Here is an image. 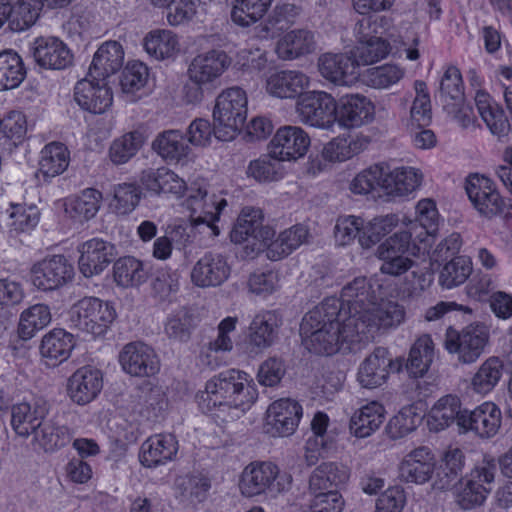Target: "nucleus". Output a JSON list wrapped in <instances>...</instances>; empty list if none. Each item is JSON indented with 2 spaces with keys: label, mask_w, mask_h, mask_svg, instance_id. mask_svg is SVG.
Here are the masks:
<instances>
[{
  "label": "nucleus",
  "mask_w": 512,
  "mask_h": 512,
  "mask_svg": "<svg viewBox=\"0 0 512 512\" xmlns=\"http://www.w3.org/2000/svg\"><path fill=\"white\" fill-rule=\"evenodd\" d=\"M349 322L346 312H341V304L335 297L325 298L310 310L300 325V335L304 346L316 354L331 355L340 349H359L358 342L346 337Z\"/></svg>",
  "instance_id": "1"
},
{
  "label": "nucleus",
  "mask_w": 512,
  "mask_h": 512,
  "mask_svg": "<svg viewBox=\"0 0 512 512\" xmlns=\"http://www.w3.org/2000/svg\"><path fill=\"white\" fill-rule=\"evenodd\" d=\"M258 397L253 379L244 371L229 369L206 382L198 394L199 405L208 412L218 411L240 417Z\"/></svg>",
  "instance_id": "2"
},
{
  "label": "nucleus",
  "mask_w": 512,
  "mask_h": 512,
  "mask_svg": "<svg viewBox=\"0 0 512 512\" xmlns=\"http://www.w3.org/2000/svg\"><path fill=\"white\" fill-rule=\"evenodd\" d=\"M346 330L352 342L366 344L372 340L379 331H388L397 328L405 320V309L394 301L376 300L371 308H366L361 315L348 317Z\"/></svg>",
  "instance_id": "3"
},
{
  "label": "nucleus",
  "mask_w": 512,
  "mask_h": 512,
  "mask_svg": "<svg viewBox=\"0 0 512 512\" xmlns=\"http://www.w3.org/2000/svg\"><path fill=\"white\" fill-rule=\"evenodd\" d=\"M416 231L417 223H411L410 228L403 226L378 245L375 255L382 262V273L399 276L413 266L412 258L421 253L423 244L419 241L421 235L414 234Z\"/></svg>",
  "instance_id": "4"
},
{
  "label": "nucleus",
  "mask_w": 512,
  "mask_h": 512,
  "mask_svg": "<svg viewBox=\"0 0 512 512\" xmlns=\"http://www.w3.org/2000/svg\"><path fill=\"white\" fill-rule=\"evenodd\" d=\"M292 481V475L281 471L275 463L253 461L242 470L238 487L245 498H276L290 490Z\"/></svg>",
  "instance_id": "5"
},
{
  "label": "nucleus",
  "mask_w": 512,
  "mask_h": 512,
  "mask_svg": "<svg viewBox=\"0 0 512 512\" xmlns=\"http://www.w3.org/2000/svg\"><path fill=\"white\" fill-rule=\"evenodd\" d=\"M247 105L245 90L237 86L227 88L217 96L213 109L217 139L229 141L235 138L246 121Z\"/></svg>",
  "instance_id": "6"
},
{
  "label": "nucleus",
  "mask_w": 512,
  "mask_h": 512,
  "mask_svg": "<svg viewBox=\"0 0 512 512\" xmlns=\"http://www.w3.org/2000/svg\"><path fill=\"white\" fill-rule=\"evenodd\" d=\"M115 317L114 307L96 297H84L68 311L70 328L93 336L104 335Z\"/></svg>",
  "instance_id": "7"
},
{
  "label": "nucleus",
  "mask_w": 512,
  "mask_h": 512,
  "mask_svg": "<svg viewBox=\"0 0 512 512\" xmlns=\"http://www.w3.org/2000/svg\"><path fill=\"white\" fill-rule=\"evenodd\" d=\"M496 469V461L489 455L476 463L462 480L456 494V502L462 509L471 510L485 502L491 491L490 484L494 481Z\"/></svg>",
  "instance_id": "8"
},
{
  "label": "nucleus",
  "mask_w": 512,
  "mask_h": 512,
  "mask_svg": "<svg viewBox=\"0 0 512 512\" xmlns=\"http://www.w3.org/2000/svg\"><path fill=\"white\" fill-rule=\"evenodd\" d=\"M489 329L481 323L469 324L461 331L449 327L446 330L444 346L451 354H456L459 362H476L489 341Z\"/></svg>",
  "instance_id": "9"
},
{
  "label": "nucleus",
  "mask_w": 512,
  "mask_h": 512,
  "mask_svg": "<svg viewBox=\"0 0 512 512\" xmlns=\"http://www.w3.org/2000/svg\"><path fill=\"white\" fill-rule=\"evenodd\" d=\"M337 100L325 91L305 92L296 102L300 120L312 127L332 130L336 124Z\"/></svg>",
  "instance_id": "10"
},
{
  "label": "nucleus",
  "mask_w": 512,
  "mask_h": 512,
  "mask_svg": "<svg viewBox=\"0 0 512 512\" xmlns=\"http://www.w3.org/2000/svg\"><path fill=\"white\" fill-rule=\"evenodd\" d=\"M382 296V286L376 278L356 277L347 283L336 298L341 304V312L347 317L361 315L366 308H371Z\"/></svg>",
  "instance_id": "11"
},
{
  "label": "nucleus",
  "mask_w": 512,
  "mask_h": 512,
  "mask_svg": "<svg viewBox=\"0 0 512 512\" xmlns=\"http://www.w3.org/2000/svg\"><path fill=\"white\" fill-rule=\"evenodd\" d=\"M74 277V267L64 255H52L35 263L31 268V281L43 291L56 290Z\"/></svg>",
  "instance_id": "12"
},
{
  "label": "nucleus",
  "mask_w": 512,
  "mask_h": 512,
  "mask_svg": "<svg viewBox=\"0 0 512 512\" xmlns=\"http://www.w3.org/2000/svg\"><path fill=\"white\" fill-rule=\"evenodd\" d=\"M262 211L253 207H245L238 216L231 232L235 243L249 242L253 251L264 250L265 244L273 237L275 231L268 226H262Z\"/></svg>",
  "instance_id": "13"
},
{
  "label": "nucleus",
  "mask_w": 512,
  "mask_h": 512,
  "mask_svg": "<svg viewBox=\"0 0 512 512\" xmlns=\"http://www.w3.org/2000/svg\"><path fill=\"white\" fill-rule=\"evenodd\" d=\"M402 360H393L385 347H376L359 365L357 381L361 387L375 389L384 385L390 375V369L400 371Z\"/></svg>",
  "instance_id": "14"
},
{
  "label": "nucleus",
  "mask_w": 512,
  "mask_h": 512,
  "mask_svg": "<svg viewBox=\"0 0 512 512\" xmlns=\"http://www.w3.org/2000/svg\"><path fill=\"white\" fill-rule=\"evenodd\" d=\"M465 189L473 207L482 216L490 219L504 212L505 201L488 177L470 175L466 180Z\"/></svg>",
  "instance_id": "15"
},
{
  "label": "nucleus",
  "mask_w": 512,
  "mask_h": 512,
  "mask_svg": "<svg viewBox=\"0 0 512 512\" xmlns=\"http://www.w3.org/2000/svg\"><path fill=\"white\" fill-rule=\"evenodd\" d=\"M310 146V137L299 126L286 125L277 129L269 143L270 156L282 161L302 158Z\"/></svg>",
  "instance_id": "16"
},
{
  "label": "nucleus",
  "mask_w": 512,
  "mask_h": 512,
  "mask_svg": "<svg viewBox=\"0 0 512 512\" xmlns=\"http://www.w3.org/2000/svg\"><path fill=\"white\" fill-rule=\"evenodd\" d=\"M104 385L103 373L92 365L76 369L67 380V394L77 405H86L94 401Z\"/></svg>",
  "instance_id": "17"
},
{
  "label": "nucleus",
  "mask_w": 512,
  "mask_h": 512,
  "mask_svg": "<svg viewBox=\"0 0 512 512\" xmlns=\"http://www.w3.org/2000/svg\"><path fill=\"white\" fill-rule=\"evenodd\" d=\"M310 84V77L303 71L283 69L269 73L265 78L264 88L273 98L298 100Z\"/></svg>",
  "instance_id": "18"
},
{
  "label": "nucleus",
  "mask_w": 512,
  "mask_h": 512,
  "mask_svg": "<svg viewBox=\"0 0 512 512\" xmlns=\"http://www.w3.org/2000/svg\"><path fill=\"white\" fill-rule=\"evenodd\" d=\"M119 363L124 372L134 377H150L160 369L154 349L143 342L126 344L119 354Z\"/></svg>",
  "instance_id": "19"
},
{
  "label": "nucleus",
  "mask_w": 512,
  "mask_h": 512,
  "mask_svg": "<svg viewBox=\"0 0 512 512\" xmlns=\"http://www.w3.org/2000/svg\"><path fill=\"white\" fill-rule=\"evenodd\" d=\"M502 423L500 408L491 401H486L473 410H463L459 418V427L471 431L480 438L494 437Z\"/></svg>",
  "instance_id": "20"
},
{
  "label": "nucleus",
  "mask_w": 512,
  "mask_h": 512,
  "mask_svg": "<svg viewBox=\"0 0 512 512\" xmlns=\"http://www.w3.org/2000/svg\"><path fill=\"white\" fill-rule=\"evenodd\" d=\"M336 103V124L341 128H360L374 120L375 106L362 94L344 95Z\"/></svg>",
  "instance_id": "21"
},
{
  "label": "nucleus",
  "mask_w": 512,
  "mask_h": 512,
  "mask_svg": "<svg viewBox=\"0 0 512 512\" xmlns=\"http://www.w3.org/2000/svg\"><path fill=\"white\" fill-rule=\"evenodd\" d=\"M302 414V406L296 400H276L269 405L266 412L267 431L274 436H289L298 427Z\"/></svg>",
  "instance_id": "22"
},
{
  "label": "nucleus",
  "mask_w": 512,
  "mask_h": 512,
  "mask_svg": "<svg viewBox=\"0 0 512 512\" xmlns=\"http://www.w3.org/2000/svg\"><path fill=\"white\" fill-rule=\"evenodd\" d=\"M74 99L83 110L102 114L111 107L113 94L105 80L93 79L87 75L76 83Z\"/></svg>",
  "instance_id": "23"
},
{
  "label": "nucleus",
  "mask_w": 512,
  "mask_h": 512,
  "mask_svg": "<svg viewBox=\"0 0 512 512\" xmlns=\"http://www.w3.org/2000/svg\"><path fill=\"white\" fill-rule=\"evenodd\" d=\"M231 266L225 255L206 252L193 266L191 281L201 288L218 287L230 276Z\"/></svg>",
  "instance_id": "24"
},
{
  "label": "nucleus",
  "mask_w": 512,
  "mask_h": 512,
  "mask_svg": "<svg viewBox=\"0 0 512 512\" xmlns=\"http://www.w3.org/2000/svg\"><path fill=\"white\" fill-rule=\"evenodd\" d=\"M32 54L40 67L49 70H64L72 65L74 59L67 44L53 36L36 38Z\"/></svg>",
  "instance_id": "25"
},
{
  "label": "nucleus",
  "mask_w": 512,
  "mask_h": 512,
  "mask_svg": "<svg viewBox=\"0 0 512 512\" xmlns=\"http://www.w3.org/2000/svg\"><path fill=\"white\" fill-rule=\"evenodd\" d=\"M317 66L320 75L335 85L349 86L358 77L357 63L346 53H324Z\"/></svg>",
  "instance_id": "26"
},
{
  "label": "nucleus",
  "mask_w": 512,
  "mask_h": 512,
  "mask_svg": "<svg viewBox=\"0 0 512 512\" xmlns=\"http://www.w3.org/2000/svg\"><path fill=\"white\" fill-rule=\"evenodd\" d=\"M435 470V458L432 451L425 446L407 453L399 464V477L407 483L424 484L428 482Z\"/></svg>",
  "instance_id": "27"
},
{
  "label": "nucleus",
  "mask_w": 512,
  "mask_h": 512,
  "mask_svg": "<svg viewBox=\"0 0 512 512\" xmlns=\"http://www.w3.org/2000/svg\"><path fill=\"white\" fill-rule=\"evenodd\" d=\"M228 66V57L224 52L211 50L192 59L187 69L188 79L208 86L213 84Z\"/></svg>",
  "instance_id": "28"
},
{
  "label": "nucleus",
  "mask_w": 512,
  "mask_h": 512,
  "mask_svg": "<svg viewBox=\"0 0 512 512\" xmlns=\"http://www.w3.org/2000/svg\"><path fill=\"white\" fill-rule=\"evenodd\" d=\"M139 182L149 192L161 195L170 194L180 198L188 190L184 179L167 167L146 168L139 175Z\"/></svg>",
  "instance_id": "29"
},
{
  "label": "nucleus",
  "mask_w": 512,
  "mask_h": 512,
  "mask_svg": "<svg viewBox=\"0 0 512 512\" xmlns=\"http://www.w3.org/2000/svg\"><path fill=\"white\" fill-rule=\"evenodd\" d=\"M177 451L178 441L172 434H155L142 443L139 459L143 466L154 468L173 460Z\"/></svg>",
  "instance_id": "30"
},
{
  "label": "nucleus",
  "mask_w": 512,
  "mask_h": 512,
  "mask_svg": "<svg viewBox=\"0 0 512 512\" xmlns=\"http://www.w3.org/2000/svg\"><path fill=\"white\" fill-rule=\"evenodd\" d=\"M78 265L85 277L100 274L111 262L112 246L99 238L90 239L78 248Z\"/></svg>",
  "instance_id": "31"
},
{
  "label": "nucleus",
  "mask_w": 512,
  "mask_h": 512,
  "mask_svg": "<svg viewBox=\"0 0 512 512\" xmlns=\"http://www.w3.org/2000/svg\"><path fill=\"white\" fill-rule=\"evenodd\" d=\"M124 63V50L117 41L104 42L95 52L88 75L93 79L105 80L117 73Z\"/></svg>",
  "instance_id": "32"
},
{
  "label": "nucleus",
  "mask_w": 512,
  "mask_h": 512,
  "mask_svg": "<svg viewBox=\"0 0 512 512\" xmlns=\"http://www.w3.org/2000/svg\"><path fill=\"white\" fill-rule=\"evenodd\" d=\"M47 413V405L42 400L18 403L11 409V426L17 435L27 438L41 425Z\"/></svg>",
  "instance_id": "33"
},
{
  "label": "nucleus",
  "mask_w": 512,
  "mask_h": 512,
  "mask_svg": "<svg viewBox=\"0 0 512 512\" xmlns=\"http://www.w3.org/2000/svg\"><path fill=\"white\" fill-rule=\"evenodd\" d=\"M316 50L315 35L308 29L286 32L276 44L275 52L284 61L295 60Z\"/></svg>",
  "instance_id": "34"
},
{
  "label": "nucleus",
  "mask_w": 512,
  "mask_h": 512,
  "mask_svg": "<svg viewBox=\"0 0 512 512\" xmlns=\"http://www.w3.org/2000/svg\"><path fill=\"white\" fill-rule=\"evenodd\" d=\"M385 418V408L378 401H371L355 410L349 421L350 433L356 438H367L376 432Z\"/></svg>",
  "instance_id": "35"
},
{
  "label": "nucleus",
  "mask_w": 512,
  "mask_h": 512,
  "mask_svg": "<svg viewBox=\"0 0 512 512\" xmlns=\"http://www.w3.org/2000/svg\"><path fill=\"white\" fill-rule=\"evenodd\" d=\"M74 348V337L64 329H53L42 338L40 345L41 356L46 364L56 366L70 357Z\"/></svg>",
  "instance_id": "36"
},
{
  "label": "nucleus",
  "mask_w": 512,
  "mask_h": 512,
  "mask_svg": "<svg viewBox=\"0 0 512 512\" xmlns=\"http://www.w3.org/2000/svg\"><path fill=\"white\" fill-rule=\"evenodd\" d=\"M348 472L334 462H324L316 467L309 477V490L315 496L321 493L338 491L340 485L348 480Z\"/></svg>",
  "instance_id": "37"
},
{
  "label": "nucleus",
  "mask_w": 512,
  "mask_h": 512,
  "mask_svg": "<svg viewBox=\"0 0 512 512\" xmlns=\"http://www.w3.org/2000/svg\"><path fill=\"white\" fill-rule=\"evenodd\" d=\"M422 174L413 167H397L389 171L385 167L383 192L388 196L402 197L415 191L421 184Z\"/></svg>",
  "instance_id": "38"
},
{
  "label": "nucleus",
  "mask_w": 512,
  "mask_h": 512,
  "mask_svg": "<svg viewBox=\"0 0 512 512\" xmlns=\"http://www.w3.org/2000/svg\"><path fill=\"white\" fill-rule=\"evenodd\" d=\"M281 324V318L275 311L259 312L249 326L250 343L261 349L270 347L278 337Z\"/></svg>",
  "instance_id": "39"
},
{
  "label": "nucleus",
  "mask_w": 512,
  "mask_h": 512,
  "mask_svg": "<svg viewBox=\"0 0 512 512\" xmlns=\"http://www.w3.org/2000/svg\"><path fill=\"white\" fill-rule=\"evenodd\" d=\"M308 230L303 225H294L281 232L277 238H272L265 244L266 256L272 261H278L306 242Z\"/></svg>",
  "instance_id": "40"
},
{
  "label": "nucleus",
  "mask_w": 512,
  "mask_h": 512,
  "mask_svg": "<svg viewBox=\"0 0 512 512\" xmlns=\"http://www.w3.org/2000/svg\"><path fill=\"white\" fill-rule=\"evenodd\" d=\"M211 488L210 479L201 472H190L178 476L174 482L176 496L192 504L203 502Z\"/></svg>",
  "instance_id": "41"
},
{
  "label": "nucleus",
  "mask_w": 512,
  "mask_h": 512,
  "mask_svg": "<svg viewBox=\"0 0 512 512\" xmlns=\"http://www.w3.org/2000/svg\"><path fill=\"white\" fill-rule=\"evenodd\" d=\"M152 149L167 162H179L190 152L185 135L179 130L159 133L152 142Z\"/></svg>",
  "instance_id": "42"
},
{
  "label": "nucleus",
  "mask_w": 512,
  "mask_h": 512,
  "mask_svg": "<svg viewBox=\"0 0 512 512\" xmlns=\"http://www.w3.org/2000/svg\"><path fill=\"white\" fill-rule=\"evenodd\" d=\"M400 224H402V218L395 213L375 216L367 222L363 220V230L359 244L361 247L369 249L399 227Z\"/></svg>",
  "instance_id": "43"
},
{
  "label": "nucleus",
  "mask_w": 512,
  "mask_h": 512,
  "mask_svg": "<svg viewBox=\"0 0 512 512\" xmlns=\"http://www.w3.org/2000/svg\"><path fill=\"white\" fill-rule=\"evenodd\" d=\"M113 277L118 286L133 288L146 282L148 272L141 260L133 256H125L114 263Z\"/></svg>",
  "instance_id": "44"
},
{
  "label": "nucleus",
  "mask_w": 512,
  "mask_h": 512,
  "mask_svg": "<svg viewBox=\"0 0 512 512\" xmlns=\"http://www.w3.org/2000/svg\"><path fill=\"white\" fill-rule=\"evenodd\" d=\"M435 356L434 343L430 335L419 336L410 348L406 368L413 377L424 376Z\"/></svg>",
  "instance_id": "45"
},
{
  "label": "nucleus",
  "mask_w": 512,
  "mask_h": 512,
  "mask_svg": "<svg viewBox=\"0 0 512 512\" xmlns=\"http://www.w3.org/2000/svg\"><path fill=\"white\" fill-rule=\"evenodd\" d=\"M145 51L156 60L169 59L179 52V40L171 30L158 29L149 32L144 38Z\"/></svg>",
  "instance_id": "46"
},
{
  "label": "nucleus",
  "mask_w": 512,
  "mask_h": 512,
  "mask_svg": "<svg viewBox=\"0 0 512 512\" xmlns=\"http://www.w3.org/2000/svg\"><path fill=\"white\" fill-rule=\"evenodd\" d=\"M102 193L94 188H87L77 197L66 203V214L79 222L87 221L98 213L102 203Z\"/></svg>",
  "instance_id": "47"
},
{
  "label": "nucleus",
  "mask_w": 512,
  "mask_h": 512,
  "mask_svg": "<svg viewBox=\"0 0 512 512\" xmlns=\"http://www.w3.org/2000/svg\"><path fill=\"white\" fill-rule=\"evenodd\" d=\"M69 162L70 153L67 147L60 142H51L41 151L39 171L44 177H56L67 169Z\"/></svg>",
  "instance_id": "48"
},
{
  "label": "nucleus",
  "mask_w": 512,
  "mask_h": 512,
  "mask_svg": "<svg viewBox=\"0 0 512 512\" xmlns=\"http://www.w3.org/2000/svg\"><path fill=\"white\" fill-rule=\"evenodd\" d=\"M416 217L414 220L407 217L402 218V225L410 228L411 223H417L415 235H421L420 242H425L437 229L439 214L436 204L431 199L420 200L415 207Z\"/></svg>",
  "instance_id": "49"
},
{
  "label": "nucleus",
  "mask_w": 512,
  "mask_h": 512,
  "mask_svg": "<svg viewBox=\"0 0 512 512\" xmlns=\"http://www.w3.org/2000/svg\"><path fill=\"white\" fill-rule=\"evenodd\" d=\"M26 77L20 55L13 50L0 52V91L17 88Z\"/></svg>",
  "instance_id": "50"
},
{
  "label": "nucleus",
  "mask_w": 512,
  "mask_h": 512,
  "mask_svg": "<svg viewBox=\"0 0 512 512\" xmlns=\"http://www.w3.org/2000/svg\"><path fill=\"white\" fill-rule=\"evenodd\" d=\"M461 415H463V410H461L460 399L455 395H445L431 408L429 424L435 430H443L454 421L459 425Z\"/></svg>",
  "instance_id": "51"
},
{
  "label": "nucleus",
  "mask_w": 512,
  "mask_h": 512,
  "mask_svg": "<svg viewBox=\"0 0 512 512\" xmlns=\"http://www.w3.org/2000/svg\"><path fill=\"white\" fill-rule=\"evenodd\" d=\"M33 435L34 443L45 452L64 447L72 438L68 427L56 425L52 420H43Z\"/></svg>",
  "instance_id": "52"
},
{
  "label": "nucleus",
  "mask_w": 512,
  "mask_h": 512,
  "mask_svg": "<svg viewBox=\"0 0 512 512\" xmlns=\"http://www.w3.org/2000/svg\"><path fill=\"white\" fill-rule=\"evenodd\" d=\"M52 315L50 308L45 304H35L25 309L21 315L18 325L19 337L29 340L35 334L51 323Z\"/></svg>",
  "instance_id": "53"
},
{
  "label": "nucleus",
  "mask_w": 512,
  "mask_h": 512,
  "mask_svg": "<svg viewBox=\"0 0 512 512\" xmlns=\"http://www.w3.org/2000/svg\"><path fill=\"white\" fill-rule=\"evenodd\" d=\"M503 362L495 356L486 359L478 368L471 380L474 392L488 394L499 383L503 375Z\"/></svg>",
  "instance_id": "54"
},
{
  "label": "nucleus",
  "mask_w": 512,
  "mask_h": 512,
  "mask_svg": "<svg viewBox=\"0 0 512 512\" xmlns=\"http://www.w3.org/2000/svg\"><path fill=\"white\" fill-rule=\"evenodd\" d=\"M272 2L273 0H235L231 19L238 26L249 27L264 17Z\"/></svg>",
  "instance_id": "55"
},
{
  "label": "nucleus",
  "mask_w": 512,
  "mask_h": 512,
  "mask_svg": "<svg viewBox=\"0 0 512 512\" xmlns=\"http://www.w3.org/2000/svg\"><path fill=\"white\" fill-rule=\"evenodd\" d=\"M415 97L410 107L408 126L412 129L423 128L430 124L432 119L431 100L424 81L414 82Z\"/></svg>",
  "instance_id": "56"
},
{
  "label": "nucleus",
  "mask_w": 512,
  "mask_h": 512,
  "mask_svg": "<svg viewBox=\"0 0 512 512\" xmlns=\"http://www.w3.org/2000/svg\"><path fill=\"white\" fill-rule=\"evenodd\" d=\"M145 141L139 131H131L116 138L110 145L109 158L115 165H122L132 159L141 149Z\"/></svg>",
  "instance_id": "57"
},
{
  "label": "nucleus",
  "mask_w": 512,
  "mask_h": 512,
  "mask_svg": "<svg viewBox=\"0 0 512 512\" xmlns=\"http://www.w3.org/2000/svg\"><path fill=\"white\" fill-rule=\"evenodd\" d=\"M111 210L117 215H128L139 205L142 192L136 183L123 182L112 187Z\"/></svg>",
  "instance_id": "58"
},
{
  "label": "nucleus",
  "mask_w": 512,
  "mask_h": 512,
  "mask_svg": "<svg viewBox=\"0 0 512 512\" xmlns=\"http://www.w3.org/2000/svg\"><path fill=\"white\" fill-rule=\"evenodd\" d=\"M365 143H367L365 137H356L352 140L335 137L324 145L322 157L329 162H344L360 153Z\"/></svg>",
  "instance_id": "59"
},
{
  "label": "nucleus",
  "mask_w": 512,
  "mask_h": 512,
  "mask_svg": "<svg viewBox=\"0 0 512 512\" xmlns=\"http://www.w3.org/2000/svg\"><path fill=\"white\" fill-rule=\"evenodd\" d=\"M405 73V69L397 64H383L365 70L362 79L371 88L388 89L403 79Z\"/></svg>",
  "instance_id": "60"
},
{
  "label": "nucleus",
  "mask_w": 512,
  "mask_h": 512,
  "mask_svg": "<svg viewBox=\"0 0 512 512\" xmlns=\"http://www.w3.org/2000/svg\"><path fill=\"white\" fill-rule=\"evenodd\" d=\"M12 7L9 28L21 32L30 28L38 19L43 8L41 0H18Z\"/></svg>",
  "instance_id": "61"
},
{
  "label": "nucleus",
  "mask_w": 512,
  "mask_h": 512,
  "mask_svg": "<svg viewBox=\"0 0 512 512\" xmlns=\"http://www.w3.org/2000/svg\"><path fill=\"white\" fill-rule=\"evenodd\" d=\"M465 457L459 448H449L443 455L442 463L438 469L437 485L440 489H448L462 473Z\"/></svg>",
  "instance_id": "62"
},
{
  "label": "nucleus",
  "mask_w": 512,
  "mask_h": 512,
  "mask_svg": "<svg viewBox=\"0 0 512 512\" xmlns=\"http://www.w3.org/2000/svg\"><path fill=\"white\" fill-rule=\"evenodd\" d=\"M300 8L292 3L277 4L270 13L267 21L261 26L260 36L273 37L277 32L286 28L299 15Z\"/></svg>",
  "instance_id": "63"
},
{
  "label": "nucleus",
  "mask_w": 512,
  "mask_h": 512,
  "mask_svg": "<svg viewBox=\"0 0 512 512\" xmlns=\"http://www.w3.org/2000/svg\"><path fill=\"white\" fill-rule=\"evenodd\" d=\"M472 270V261L469 257H455L440 271L439 283L447 289L457 287L466 282Z\"/></svg>",
  "instance_id": "64"
}]
</instances>
